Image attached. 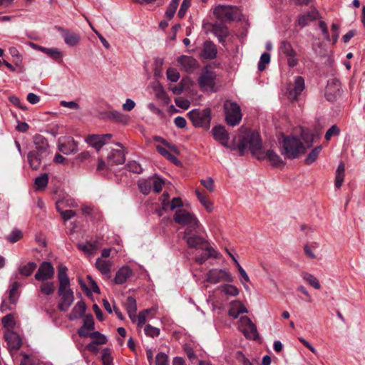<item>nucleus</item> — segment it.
Segmentation results:
<instances>
[{"label":"nucleus","mask_w":365,"mask_h":365,"mask_svg":"<svg viewBox=\"0 0 365 365\" xmlns=\"http://www.w3.org/2000/svg\"><path fill=\"white\" fill-rule=\"evenodd\" d=\"M238 150L241 155H243L249 150L257 159H267L273 166L284 165V162L275 152L272 150L262 151L261 139L258 133L252 132L244 135L240 139Z\"/></svg>","instance_id":"f257e3e1"},{"label":"nucleus","mask_w":365,"mask_h":365,"mask_svg":"<svg viewBox=\"0 0 365 365\" xmlns=\"http://www.w3.org/2000/svg\"><path fill=\"white\" fill-rule=\"evenodd\" d=\"M282 154L288 159H294L299 157L306 151L302 141L297 137H284L282 140Z\"/></svg>","instance_id":"f03ea898"},{"label":"nucleus","mask_w":365,"mask_h":365,"mask_svg":"<svg viewBox=\"0 0 365 365\" xmlns=\"http://www.w3.org/2000/svg\"><path fill=\"white\" fill-rule=\"evenodd\" d=\"M187 116L195 127L205 130L210 128L211 120V110L210 108L193 109L187 113Z\"/></svg>","instance_id":"7ed1b4c3"},{"label":"nucleus","mask_w":365,"mask_h":365,"mask_svg":"<svg viewBox=\"0 0 365 365\" xmlns=\"http://www.w3.org/2000/svg\"><path fill=\"white\" fill-rule=\"evenodd\" d=\"M225 120L228 125L235 126L242 120V113L240 106L235 102L226 101L224 103Z\"/></svg>","instance_id":"20e7f679"},{"label":"nucleus","mask_w":365,"mask_h":365,"mask_svg":"<svg viewBox=\"0 0 365 365\" xmlns=\"http://www.w3.org/2000/svg\"><path fill=\"white\" fill-rule=\"evenodd\" d=\"M175 222L187 226V229L197 230L200 224L195 215L184 209L178 210L174 215Z\"/></svg>","instance_id":"39448f33"},{"label":"nucleus","mask_w":365,"mask_h":365,"mask_svg":"<svg viewBox=\"0 0 365 365\" xmlns=\"http://www.w3.org/2000/svg\"><path fill=\"white\" fill-rule=\"evenodd\" d=\"M215 73L206 66L202 71L197 79V83L202 91L215 92Z\"/></svg>","instance_id":"423d86ee"},{"label":"nucleus","mask_w":365,"mask_h":365,"mask_svg":"<svg viewBox=\"0 0 365 365\" xmlns=\"http://www.w3.org/2000/svg\"><path fill=\"white\" fill-rule=\"evenodd\" d=\"M206 281L211 284H217L220 282H232L233 277L225 269H211L206 274Z\"/></svg>","instance_id":"0eeeda50"},{"label":"nucleus","mask_w":365,"mask_h":365,"mask_svg":"<svg viewBox=\"0 0 365 365\" xmlns=\"http://www.w3.org/2000/svg\"><path fill=\"white\" fill-rule=\"evenodd\" d=\"M193 230L186 229L184 232L182 239L186 242L189 248H194L196 250L203 249L205 246H209L207 241L195 234H192Z\"/></svg>","instance_id":"6e6552de"},{"label":"nucleus","mask_w":365,"mask_h":365,"mask_svg":"<svg viewBox=\"0 0 365 365\" xmlns=\"http://www.w3.org/2000/svg\"><path fill=\"white\" fill-rule=\"evenodd\" d=\"M279 53L287 58V65L289 67L293 68L298 64L297 52L293 48L290 42L287 41H282L279 46Z\"/></svg>","instance_id":"1a4fd4ad"},{"label":"nucleus","mask_w":365,"mask_h":365,"mask_svg":"<svg viewBox=\"0 0 365 365\" xmlns=\"http://www.w3.org/2000/svg\"><path fill=\"white\" fill-rule=\"evenodd\" d=\"M240 327L246 338L253 340L258 339L257 327L249 317L244 316L240 318Z\"/></svg>","instance_id":"9d476101"},{"label":"nucleus","mask_w":365,"mask_h":365,"mask_svg":"<svg viewBox=\"0 0 365 365\" xmlns=\"http://www.w3.org/2000/svg\"><path fill=\"white\" fill-rule=\"evenodd\" d=\"M54 268L52 264L48 262H42L36 274L35 279L38 281L45 282L53 277Z\"/></svg>","instance_id":"9b49d317"},{"label":"nucleus","mask_w":365,"mask_h":365,"mask_svg":"<svg viewBox=\"0 0 365 365\" xmlns=\"http://www.w3.org/2000/svg\"><path fill=\"white\" fill-rule=\"evenodd\" d=\"M120 147L118 149H112L108 154L107 162L108 165H121L125 162V150L121 143H117Z\"/></svg>","instance_id":"f8f14e48"},{"label":"nucleus","mask_w":365,"mask_h":365,"mask_svg":"<svg viewBox=\"0 0 365 365\" xmlns=\"http://www.w3.org/2000/svg\"><path fill=\"white\" fill-rule=\"evenodd\" d=\"M235 8L230 6L220 5L214 10L216 18L222 21H232L235 19Z\"/></svg>","instance_id":"ddd939ff"},{"label":"nucleus","mask_w":365,"mask_h":365,"mask_svg":"<svg viewBox=\"0 0 365 365\" xmlns=\"http://www.w3.org/2000/svg\"><path fill=\"white\" fill-rule=\"evenodd\" d=\"M58 150L65 155L77 152V143L69 136L61 137L58 139Z\"/></svg>","instance_id":"4468645a"},{"label":"nucleus","mask_w":365,"mask_h":365,"mask_svg":"<svg viewBox=\"0 0 365 365\" xmlns=\"http://www.w3.org/2000/svg\"><path fill=\"white\" fill-rule=\"evenodd\" d=\"M177 62L182 70L186 73H192L198 66L197 61L192 56L182 55L177 58Z\"/></svg>","instance_id":"2eb2a0df"},{"label":"nucleus","mask_w":365,"mask_h":365,"mask_svg":"<svg viewBox=\"0 0 365 365\" xmlns=\"http://www.w3.org/2000/svg\"><path fill=\"white\" fill-rule=\"evenodd\" d=\"M212 134L214 139L220 142L225 148H231L232 150L235 149V148H232L228 145L230 138L229 134L225 130V127L221 125L215 126L212 129Z\"/></svg>","instance_id":"dca6fc26"},{"label":"nucleus","mask_w":365,"mask_h":365,"mask_svg":"<svg viewBox=\"0 0 365 365\" xmlns=\"http://www.w3.org/2000/svg\"><path fill=\"white\" fill-rule=\"evenodd\" d=\"M304 89V80L301 76H297L294 83L289 86L288 98L292 101H297L298 96Z\"/></svg>","instance_id":"f3484780"},{"label":"nucleus","mask_w":365,"mask_h":365,"mask_svg":"<svg viewBox=\"0 0 365 365\" xmlns=\"http://www.w3.org/2000/svg\"><path fill=\"white\" fill-rule=\"evenodd\" d=\"M111 134H103V135H89L86 138V141L91 146L95 148L98 151L106 144V140L112 138Z\"/></svg>","instance_id":"a211bd4d"},{"label":"nucleus","mask_w":365,"mask_h":365,"mask_svg":"<svg viewBox=\"0 0 365 365\" xmlns=\"http://www.w3.org/2000/svg\"><path fill=\"white\" fill-rule=\"evenodd\" d=\"M58 294L61 297V300L58 305V309L62 312H66L74 301L73 292L71 289H66L58 292Z\"/></svg>","instance_id":"6ab92c4d"},{"label":"nucleus","mask_w":365,"mask_h":365,"mask_svg":"<svg viewBox=\"0 0 365 365\" xmlns=\"http://www.w3.org/2000/svg\"><path fill=\"white\" fill-rule=\"evenodd\" d=\"M217 50L216 46L210 41L204 42L201 53H200V58L203 59H214L216 58Z\"/></svg>","instance_id":"aec40b11"},{"label":"nucleus","mask_w":365,"mask_h":365,"mask_svg":"<svg viewBox=\"0 0 365 365\" xmlns=\"http://www.w3.org/2000/svg\"><path fill=\"white\" fill-rule=\"evenodd\" d=\"M4 339L6 341L9 347L11 349L17 350L21 346V339L19 334L13 330H6Z\"/></svg>","instance_id":"412c9836"},{"label":"nucleus","mask_w":365,"mask_h":365,"mask_svg":"<svg viewBox=\"0 0 365 365\" xmlns=\"http://www.w3.org/2000/svg\"><path fill=\"white\" fill-rule=\"evenodd\" d=\"M58 279L59 282V287L58 292H61L63 290L70 289V280L67 275V268L65 266H59L58 270Z\"/></svg>","instance_id":"4be33fe9"},{"label":"nucleus","mask_w":365,"mask_h":365,"mask_svg":"<svg viewBox=\"0 0 365 365\" xmlns=\"http://www.w3.org/2000/svg\"><path fill=\"white\" fill-rule=\"evenodd\" d=\"M34 143L35 145L34 151L40 152L42 155H48L49 154L48 143L43 136L39 134L35 135Z\"/></svg>","instance_id":"5701e85b"},{"label":"nucleus","mask_w":365,"mask_h":365,"mask_svg":"<svg viewBox=\"0 0 365 365\" xmlns=\"http://www.w3.org/2000/svg\"><path fill=\"white\" fill-rule=\"evenodd\" d=\"M317 11L313 9L306 14L299 15L296 24L298 25L300 28H303L308 25L310 22L317 19Z\"/></svg>","instance_id":"b1692460"},{"label":"nucleus","mask_w":365,"mask_h":365,"mask_svg":"<svg viewBox=\"0 0 365 365\" xmlns=\"http://www.w3.org/2000/svg\"><path fill=\"white\" fill-rule=\"evenodd\" d=\"M33 48L40 51L56 61L61 60L63 57L62 52L57 48H46L34 43H31Z\"/></svg>","instance_id":"393cba45"},{"label":"nucleus","mask_w":365,"mask_h":365,"mask_svg":"<svg viewBox=\"0 0 365 365\" xmlns=\"http://www.w3.org/2000/svg\"><path fill=\"white\" fill-rule=\"evenodd\" d=\"M47 155H42L40 152L31 150L29 153L27 158L30 167L33 170H37L41 165V161Z\"/></svg>","instance_id":"a878e982"},{"label":"nucleus","mask_w":365,"mask_h":365,"mask_svg":"<svg viewBox=\"0 0 365 365\" xmlns=\"http://www.w3.org/2000/svg\"><path fill=\"white\" fill-rule=\"evenodd\" d=\"M133 272L128 266H123L118 269L114 278V282L116 284H122L125 283L127 279L130 277Z\"/></svg>","instance_id":"bb28decb"},{"label":"nucleus","mask_w":365,"mask_h":365,"mask_svg":"<svg viewBox=\"0 0 365 365\" xmlns=\"http://www.w3.org/2000/svg\"><path fill=\"white\" fill-rule=\"evenodd\" d=\"M58 30L62 31V36L66 44L70 46H75L79 43L80 36L76 33L61 28H59Z\"/></svg>","instance_id":"cd10ccee"},{"label":"nucleus","mask_w":365,"mask_h":365,"mask_svg":"<svg viewBox=\"0 0 365 365\" xmlns=\"http://www.w3.org/2000/svg\"><path fill=\"white\" fill-rule=\"evenodd\" d=\"M113 262L108 259L98 258L96 262V267L103 275L110 277V273Z\"/></svg>","instance_id":"c85d7f7f"},{"label":"nucleus","mask_w":365,"mask_h":365,"mask_svg":"<svg viewBox=\"0 0 365 365\" xmlns=\"http://www.w3.org/2000/svg\"><path fill=\"white\" fill-rule=\"evenodd\" d=\"M247 308L240 301H233L230 304L228 314L234 319H237L240 314L247 313Z\"/></svg>","instance_id":"c756f323"},{"label":"nucleus","mask_w":365,"mask_h":365,"mask_svg":"<svg viewBox=\"0 0 365 365\" xmlns=\"http://www.w3.org/2000/svg\"><path fill=\"white\" fill-rule=\"evenodd\" d=\"M212 33L218 38L220 43H222L229 34L227 26L222 23L214 24L212 25Z\"/></svg>","instance_id":"7c9ffc66"},{"label":"nucleus","mask_w":365,"mask_h":365,"mask_svg":"<svg viewBox=\"0 0 365 365\" xmlns=\"http://www.w3.org/2000/svg\"><path fill=\"white\" fill-rule=\"evenodd\" d=\"M163 201H162V207L163 210H165L168 208V207H170V209L171 210H173L175 208L181 207L183 206L182 200L180 197H174L171 202H169L168 201V194L163 193Z\"/></svg>","instance_id":"2f4dec72"},{"label":"nucleus","mask_w":365,"mask_h":365,"mask_svg":"<svg viewBox=\"0 0 365 365\" xmlns=\"http://www.w3.org/2000/svg\"><path fill=\"white\" fill-rule=\"evenodd\" d=\"M203 249L206 251V253L202 254L195 257V261L200 264H202L208 258H218L219 253L210 246H205Z\"/></svg>","instance_id":"473e14b6"},{"label":"nucleus","mask_w":365,"mask_h":365,"mask_svg":"<svg viewBox=\"0 0 365 365\" xmlns=\"http://www.w3.org/2000/svg\"><path fill=\"white\" fill-rule=\"evenodd\" d=\"M125 307L130 319L135 322L136 320L137 304L133 297H128L125 302Z\"/></svg>","instance_id":"72a5a7b5"},{"label":"nucleus","mask_w":365,"mask_h":365,"mask_svg":"<svg viewBox=\"0 0 365 365\" xmlns=\"http://www.w3.org/2000/svg\"><path fill=\"white\" fill-rule=\"evenodd\" d=\"M94 329V320L92 315H86L83 327L78 331V334L81 336H88V331Z\"/></svg>","instance_id":"f704fd0d"},{"label":"nucleus","mask_w":365,"mask_h":365,"mask_svg":"<svg viewBox=\"0 0 365 365\" xmlns=\"http://www.w3.org/2000/svg\"><path fill=\"white\" fill-rule=\"evenodd\" d=\"M86 310V304L83 301L78 302L72 309V312L69 316V319L71 320H73L81 317L85 314Z\"/></svg>","instance_id":"c9c22d12"},{"label":"nucleus","mask_w":365,"mask_h":365,"mask_svg":"<svg viewBox=\"0 0 365 365\" xmlns=\"http://www.w3.org/2000/svg\"><path fill=\"white\" fill-rule=\"evenodd\" d=\"M64 205V200L58 201L56 202V209L61 214L62 218L66 221L72 218L76 215V212L72 210H63Z\"/></svg>","instance_id":"e433bc0d"},{"label":"nucleus","mask_w":365,"mask_h":365,"mask_svg":"<svg viewBox=\"0 0 365 365\" xmlns=\"http://www.w3.org/2000/svg\"><path fill=\"white\" fill-rule=\"evenodd\" d=\"M344 173H345V165L343 162H341L336 170V176H335V187L336 188H340L344 179Z\"/></svg>","instance_id":"4c0bfd02"},{"label":"nucleus","mask_w":365,"mask_h":365,"mask_svg":"<svg viewBox=\"0 0 365 365\" xmlns=\"http://www.w3.org/2000/svg\"><path fill=\"white\" fill-rule=\"evenodd\" d=\"M302 279L307 282L310 286L313 287L316 289H320L321 285L316 277L308 272L302 273Z\"/></svg>","instance_id":"58836bf2"},{"label":"nucleus","mask_w":365,"mask_h":365,"mask_svg":"<svg viewBox=\"0 0 365 365\" xmlns=\"http://www.w3.org/2000/svg\"><path fill=\"white\" fill-rule=\"evenodd\" d=\"M48 182V175L46 173H43L40 176L36 178L34 181L35 189L36 190H42L46 187Z\"/></svg>","instance_id":"ea45409f"},{"label":"nucleus","mask_w":365,"mask_h":365,"mask_svg":"<svg viewBox=\"0 0 365 365\" xmlns=\"http://www.w3.org/2000/svg\"><path fill=\"white\" fill-rule=\"evenodd\" d=\"M195 194L197 197V199L201 202V204L205 207V208L209 212H211L213 210V205L212 203L207 198L206 195L202 192H200L198 190H195Z\"/></svg>","instance_id":"a19ab883"},{"label":"nucleus","mask_w":365,"mask_h":365,"mask_svg":"<svg viewBox=\"0 0 365 365\" xmlns=\"http://www.w3.org/2000/svg\"><path fill=\"white\" fill-rule=\"evenodd\" d=\"M219 289L225 294L230 297H236L239 294V289L232 284H222L219 287Z\"/></svg>","instance_id":"79ce46f5"},{"label":"nucleus","mask_w":365,"mask_h":365,"mask_svg":"<svg viewBox=\"0 0 365 365\" xmlns=\"http://www.w3.org/2000/svg\"><path fill=\"white\" fill-rule=\"evenodd\" d=\"M36 268V264L32 262L27 263L26 264L21 266L19 268V273L24 276H30Z\"/></svg>","instance_id":"37998d69"},{"label":"nucleus","mask_w":365,"mask_h":365,"mask_svg":"<svg viewBox=\"0 0 365 365\" xmlns=\"http://www.w3.org/2000/svg\"><path fill=\"white\" fill-rule=\"evenodd\" d=\"M2 324L6 330H13L15 327V321L11 314H7L1 319Z\"/></svg>","instance_id":"c03bdc74"},{"label":"nucleus","mask_w":365,"mask_h":365,"mask_svg":"<svg viewBox=\"0 0 365 365\" xmlns=\"http://www.w3.org/2000/svg\"><path fill=\"white\" fill-rule=\"evenodd\" d=\"M322 146L319 145L314 148L307 155L305 159V163L307 165L312 164L317 158L320 151L322 150Z\"/></svg>","instance_id":"a18cd8bd"},{"label":"nucleus","mask_w":365,"mask_h":365,"mask_svg":"<svg viewBox=\"0 0 365 365\" xmlns=\"http://www.w3.org/2000/svg\"><path fill=\"white\" fill-rule=\"evenodd\" d=\"M179 1L180 0H171L165 12V15L168 19H171L174 16L179 4Z\"/></svg>","instance_id":"49530a36"},{"label":"nucleus","mask_w":365,"mask_h":365,"mask_svg":"<svg viewBox=\"0 0 365 365\" xmlns=\"http://www.w3.org/2000/svg\"><path fill=\"white\" fill-rule=\"evenodd\" d=\"M110 116L116 121L123 124H126L129 120V118L128 115H124L122 113L116 110L110 111Z\"/></svg>","instance_id":"de8ad7c7"},{"label":"nucleus","mask_w":365,"mask_h":365,"mask_svg":"<svg viewBox=\"0 0 365 365\" xmlns=\"http://www.w3.org/2000/svg\"><path fill=\"white\" fill-rule=\"evenodd\" d=\"M41 292L46 295H51L54 292L53 282H43L40 286Z\"/></svg>","instance_id":"09e8293b"},{"label":"nucleus","mask_w":365,"mask_h":365,"mask_svg":"<svg viewBox=\"0 0 365 365\" xmlns=\"http://www.w3.org/2000/svg\"><path fill=\"white\" fill-rule=\"evenodd\" d=\"M93 339V342L98 344H105L107 342L106 337L99 331H94L90 334Z\"/></svg>","instance_id":"8fccbe9b"},{"label":"nucleus","mask_w":365,"mask_h":365,"mask_svg":"<svg viewBox=\"0 0 365 365\" xmlns=\"http://www.w3.org/2000/svg\"><path fill=\"white\" fill-rule=\"evenodd\" d=\"M168 79L171 82H177L180 78V73L176 68H169L166 72Z\"/></svg>","instance_id":"3c124183"},{"label":"nucleus","mask_w":365,"mask_h":365,"mask_svg":"<svg viewBox=\"0 0 365 365\" xmlns=\"http://www.w3.org/2000/svg\"><path fill=\"white\" fill-rule=\"evenodd\" d=\"M152 187V183L150 181L147 180H140L138 182V187L140 191L144 194L147 195L150 192Z\"/></svg>","instance_id":"603ef678"},{"label":"nucleus","mask_w":365,"mask_h":365,"mask_svg":"<svg viewBox=\"0 0 365 365\" xmlns=\"http://www.w3.org/2000/svg\"><path fill=\"white\" fill-rule=\"evenodd\" d=\"M270 62V55L268 53H263L261 55L259 61L258 63V69L263 71L265 68V66Z\"/></svg>","instance_id":"864d4df0"},{"label":"nucleus","mask_w":365,"mask_h":365,"mask_svg":"<svg viewBox=\"0 0 365 365\" xmlns=\"http://www.w3.org/2000/svg\"><path fill=\"white\" fill-rule=\"evenodd\" d=\"M78 247L88 254H93L96 250V245L92 243L78 244Z\"/></svg>","instance_id":"5fc2aeb1"},{"label":"nucleus","mask_w":365,"mask_h":365,"mask_svg":"<svg viewBox=\"0 0 365 365\" xmlns=\"http://www.w3.org/2000/svg\"><path fill=\"white\" fill-rule=\"evenodd\" d=\"M145 334L150 337H155L160 334V329L150 324H147L144 328Z\"/></svg>","instance_id":"6e6d98bb"},{"label":"nucleus","mask_w":365,"mask_h":365,"mask_svg":"<svg viewBox=\"0 0 365 365\" xmlns=\"http://www.w3.org/2000/svg\"><path fill=\"white\" fill-rule=\"evenodd\" d=\"M191 5V0H183L178 11V16L182 19L185 16L187 9Z\"/></svg>","instance_id":"4d7b16f0"},{"label":"nucleus","mask_w":365,"mask_h":365,"mask_svg":"<svg viewBox=\"0 0 365 365\" xmlns=\"http://www.w3.org/2000/svg\"><path fill=\"white\" fill-rule=\"evenodd\" d=\"M102 361L103 365H113V359L108 349H104L103 350Z\"/></svg>","instance_id":"13d9d810"},{"label":"nucleus","mask_w":365,"mask_h":365,"mask_svg":"<svg viewBox=\"0 0 365 365\" xmlns=\"http://www.w3.org/2000/svg\"><path fill=\"white\" fill-rule=\"evenodd\" d=\"M22 237V232L19 230H13L7 237L6 239L10 242L14 243Z\"/></svg>","instance_id":"bf43d9fd"},{"label":"nucleus","mask_w":365,"mask_h":365,"mask_svg":"<svg viewBox=\"0 0 365 365\" xmlns=\"http://www.w3.org/2000/svg\"><path fill=\"white\" fill-rule=\"evenodd\" d=\"M126 166L130 172L140 173L143 171L142 167L136 161H130L127 164Z\"/></svg>","instance_id":"052dcab7"},{"label":"nucleus","mask_w":365,"mask_h":365,"mask_svg":"<svg viewBox=\"0 0 365 365\" xmlns=\"http://www.w3.org/2000/svg\"><path fill=\"white\" fill-rule=\"evenodd\" d=\"M340 133V129L336 125H333L325 134V139L329 141L332 136L339 135Z\"/></svg>","instance_id":"680f3d73"},{"label":"nucleus","mask_w":365,"mask_h":365,"mask_svg":"<svg viewBox=\"0 0 365 365\" xmlns=\"http://www.w3.org/2000/svg\"><path fill=\"white\" fill-rule=\"evenodd\" d=\"M155 365H169L167 355L163 352L158 353L156 356Z\"/></svg>","instance_id":"e2e57ef3"},{"label":"nucleus","mask_w":365,"mask_h":365,"mask_svg":"<svg viewBox=\"0 0 365 365\" xmlns=\"http://www.w3.org/2000/svg\"><path fill=\"white\" fill-rule=\"evenodd\" d=\"M150 309H145L139 313L138 316V327H141L146 322L147 316L150 313Z\"/></svg>","instance_id":"0e129e2a"},{"label":"nucleus","mask_w":365,"mask_h":365,"mask_svg":"<svg viewBox=\"0 0 365 365\" xmlns=\"http://www.w3.org/2000/svg\"><path fill=\"white\" fill-rule=\"evenodd\" d=\"M152 183L153 190L158 193L162 190L163 185L164 184V181L161 178H155Z\"/></svg>","instance_id":"69168bd1"},{"label":"nucleus","mask_w":365,"mask_h":365,"mask_svg":"<svg viewBox=\"0 0 365 365\" xmlns=\"http://www.w3.org/2000/svg\"><path fill=\"white\" fill-rule=\"evenodd\" d=\"M200 182L202 185L210 192H212L214 190V181L212 178H208L206 180H201Z\"/></svg>","instance_id":"338daca9"},{"label":"nucleus","mask_w":365,"mask_h":365,"mask_svg":"<svg viewBox=\"0 0 365 365\" xmlns=\"http://www.w3.org/2000/svg\"><path fill=\"white\" fill-rule=\"evenodd\" d=\"M174 123L179 128H184L187 125L185 118L181 116L176 117L174 119Z\"/></svg>","instance_id":"774afa93"}]
</instances>
